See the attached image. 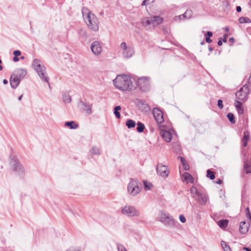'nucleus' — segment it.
I'll list each match as a JSON object with an SVG mask.
<instances>
[{"instance_id":"nucleus-49","label":"nucleus","mask_w":251,"mask_h":251,"mask_svg":"<svg viewBox=\"0 0 251 251\" xmlns=\"http://www.w3.org/2000/svg\"><path fill=\"white\" fill-rule=\"evenodd\" d=\"M13 54L14 56H19L21 55V52L19 50H16L13 51Z\"/></svg>"},{"instance_id":"nucleus-14","label":"nucleus","mask_w":251,"mask_h":251,"mask_svg":"<svg viewBox=\"0 0 251 251\" xmlns=\"http://www.w3.org/2000/svg\"><path fill=\"white\" fill-rule=\"evenodd\" d=\"M20 80H21L18 77H17V76H16L13 74L11 75L10 79L11 87L13 89H16L19 84Z\"/></svg>"},{"instance_id":"nucleus-45","label":"nucleus","mask_w":251,"mask_h":251,"mask_svg":"<svg viewBox=\"0 0 251 251\" xmlns=\"http://www.w3.org/2000/svg\"><path fill=\"white\" fill-rule=\"evenodd\" d=\"M217 106L220 109L223 108L224 105L223 104V100H218L217 102Z\"/></svg>"},{"instance_id":"nucleus-13","label":"nucleus","mask_w":251,"mask_h":251,"mask_svg":"<svg viewBox=\"0 0 251 251\" xmlns=\"http://www.w3.org/2000/svg\"><path fill=\"white\" fill-rule=\"evenodd\" d=\"M79 103H80L82 106L83 109L86 112V114L88 115H90L92 113V103L86 101V100H85L84 101L80 100L79 101Z\"/></svg>"},{"instance_id":"nucleus-21","label":"nucleus","mask_w":251,"mask_h":251,"mask_svg":"<svg viewBox=\"0 0 251 251\" xmlns=\"http://www.w3.org/2000/svg\"><path fill=\"white\" fill-rule=\"evenodd\" d=\"M250 139V132L246 131L244 133V136L242 140V146L246 147L248 145V142Z\"/></svg>"},{"instance_id":"nucleus-42","label":"nucleus","mask_w":251,"mask_h":251,"mask_svg":"<svg viewBox=\"0 0 251 251\" xmlns=\"http://www.w3.org/2000/svg\"><path fill=\"white\" fill-rule=\"evenodd\" d=\"M117 247L118 251H127L126 248L120 243L117 244Z\"/></svg>"},{"instance_id":"nucleus-56","label":"nucleus","mask_w":251,"mask_h":251,"mask_svg":"<svg viewBox=\"0 0 251 251\" xmlns=\"http://www.w3.org/2000/svg\"><path fill=\"white\" fill-rule=\"evenodd\" d=\"M183 19H188V17L187 16V15H185V12L182 14V15H181Z\"/></svg>"},{"instance_id":"nucleus-17","label":"nucleus","mask_w":251,"mask_h":251,"mask_svg":"<svg viewBox=\"0 0 251 251\" xmlns=\"http://www.w3.org/2000/svg\"><path fill=\"white\" fill-rule=\"evenodd\" d=\"M16 76H17L20 80L23 79L27 74V72L25 69H19L16 70L13 73Z\"/></svg>"},{"instance_id":"nucleus-53","label":"nucleus","mask_w":251,"mask_h":251,"mask_svg":"<svg viewBox=\"0 0 251 251\" xmlns=\"http://www.w3.org/2000/svg\"><path fill=\"white\" fill-rule=\"evenodd\" d=\"M19 58H18V56H14V57L13 58V60L14 61V62H18L19 60Z\"/></svg>"},{"instance_id":"nucleus-25","label":"nucleus","mask_w":251,"mask_h":251,"mask_svg":"<svg viewBox=\"0 0 251 251\" xmlns=\"http://www.w3.org/2000/svg\"><path fill=\"white\" fill-rule=\"evenodd\" d=\"M213 36V33L210 31H208L204 34L205 42L207 43H211L212 42L210 38Z\"/></svg>"},{"instance_id":"nucleus-40","label":"nucleus","mask_w":251,"mask_h":251,"mask_svg":"<svg viewBox=\"0 0 251 251\" xmlns=\"http://www.w3.org/2000/svg\"><path fill=\"white\" fill-rule=\"evenodd\" d=\"M151 17L150 18H144L142 20V24L143 25L147 26L148 25H151Z\"/></svg>"},{"instance_id":"nucleus-48","label":"nucleus","mask_w":251,"mask_h":251,"mask_svg":"<svg viewBox=\"0 0 251 251\" xmlns=\"http://www.w3.org/2000/svg\"><path fill=\"white\" fill-rule=\"evenodd\" d=\"M179 220L180 221V222H182V223H184L186 222V218L184 215H180L179 216Z\"/></svg>"},{"instance_id":"nucleus-37","label":"nucleus","mask_w":251,"mask_h":251,"mask_svg":"<svg viewBox=\"0 0 251 251\" xmlns=\"http://www.w3.org/2000/svg\"><path fill=\"white\" fill-rule=\"evenodd\" d=\"M40 61L38 59H35L33 60L32 66L34 68V69L41 67V64H40Z\"/></svg>"},{"instance_id":"nucleus-19","label":"nucleus","mask_w":251,"mask_h":251,"mask_svg":"<svg viewBox=\"0 0 251 251\" xmlns=\"http://www.w3.org/2000/svg\"><path fill=\"white\" fill-rule=\"evenodd\" d=\"M234 105L238 111L239 114H243L244 113V108L243 103L238 100H235Z\"/></svg>"},{"instance_id":"nucleus-55","label":"nucleus","mask_w":251,"mask_h":251,"mask_svg":"<svg viewBox=\"0 0 251 251\" xmlns=\"http://www.w3.org/2000/svg\"><path fill=\"white\" fill-rule=\"evenodd\" d=\"M181 18H182L181 15H179V16H176L175 17V20L176 21H177V20L180 21L181 19Z\"/></svg>"},{"instance_id":"nucleus-29","label":"nucleus","mask_w":251,"mask_h":251,"mask_svg":"<svg viewBox=\"0 0 251 251\" xmlns=\"http://www.w3.org/2000/svg\"><path fill=\"white\" fill-rule=\"evenodd\" d=\"M121 109V106L120 105L116 106L114 108V114L117 119H120L121 118L120 113L119 111Z\"/></svg>"},{"instance_id":"nucleus-24","label":"nucleus","mask_w":251,"mask_h":251,"mask_svg":"<svg viewBox=\"0 0 251 251\" xmlns=\"http://www.w3.org/2000/svg\"><path fill=\"white\" fill-rule=\"evenodd\" d=\"M65 126L69 127L71 129H74L77 128L78 125L76 124L74 121H71L65 122Z\"/></svg>"},{"instance_id":"nucleus-10","label":"nucleus","mask_w":251,"mask_h":251,"mask_svg":"<svg viewBox=\"0 0 251 251\" xmlns=\"http://www.w3.org/2000/svg\"><path fill=\"white\" fill-rule=\"evenodd\" d=\"M37 72L38 75L40 77L41 79L47 82L50 86L49 77L45 75H46V68L43 65H41L40 67H38L35 69Z\"/></svg>"},{"instance_id":"nucleus-26","label":"nucleus","mask_w":251,"mask_h":251,"mask_svg":"<svg viewBox=\"0 0 251 251\" xmlns=\"http://www.w3.org/2000/svg\"><path fill=\"white\" fill-rule=\"evenodd\" d=\"M178 158L180 159V160L182 163V165L183 166L184 169L185 170H188L189 168V165L188 164L187 161L185 159V158H183V157L180 156H179L178 157Z\"/></svg>"},{"instance_id":"nucleus-59","label":"nucleus","mask_w":251,"mask_h":251,"mask_svg":"<svg viewBox=\"0 0 251 251\" xmlns=\"http://www.w3.org/2000/svg\"><path fill=\"white\" fill-rule=\"evenodd\" d=\"M229 41L230 42L233 43L235 41V39L233 37H231L229 38Z\"/></svg>"},{"instance_id":"nucleus-5","label":"nucleus","mask_w":251,"mask_h":251,"mask_svg":"<svg viewBox=\"0 0 251 251\" xmlns=\"http://www.w3.org/2000/svg\"><path fill=\"white\" fill-rule=\"evenodd\" d=\"M141 188L139 187V182L137 179L131 178L127 186L128 192L133 196L139 194Z\"/></svg>"},{"instance_id":"nucleus-58","label":"nucleus","mask_w":251,"mask_h":251,"mask_svg":"<svg viewBox=\"0 0 251 251\" xmlns=\"http://www.w3.org/2000/svg\"><path fill=\"white\" fill-rule=\"evenodd\" d=\"M216 183L218 184H221L222 183V180L220 179H218V180L216 182Z\"/></svg>"},{"instance_id":"nucleus-36","label":"nucleus","mask_w":251,"mask_h":251,"mask_svg":"<svg viewBox=\"0 0 251 251\" xmlns=\"http://www.w3.org/2000/svg\"><path fill=\"white\" fill-rule=\"evenodd\" d=\"M244 168L247 174L251 173V165H250L247 162H244Z\"/></svg>"},{"instance_id":"nucleus-60","label":"nucleus","mask_w":251,"mask_h":251,"mask_svg":"<svg viewBox=\"0 0 251 251\" xmlns=\"http://www.w3.org/2000/svg\"><path fill=\"white\" fill-rule=\"evenodd\" d=\"M3 83L4 84H7L8 83V80H6V79H4L3 80Z\"/></svg>"},{"instance_id":"nucleus-46","label":"nucleus","mask_w":251,"mask_h":251,"mask_svg":"<svg viewBox=\"0 0 251 251\" xmlns=\"http://www.w3.org/2000/svg\"><path fill=\"white\" fill-rule=\"evenodd\" d=\"M185 15H187L188 19L191 18L192 16V11L191 10H187L185 12Z\"/></svg>"},{"instance_id":"nucleus-43","label":"nucleus","mask_w":251,"mask_h":251,"mask_svg":"<svg viewBox=\"0 0 251 251\" xmlns=\"http://www.w3.org/2000/svg\"><path fill=\"white\" fill-rule=\"evenodd\" d=\"M79 34L80 36H83V37H86L87 35V32L82 29H80L79 31Z\"/></svg>"},{"instance_id":"nucleus-18","label":"nucleus","mask_w":251,"mask_h":251,"mask_svg":"<svg viewBox=\"0 0 251 251\" xmlns=\"http://www.w3.org/2000/svg\"><path fill=\"white\" fill-rule=\"evenodd\" d=\"M134 53V50L132 48L128 47L123 51V56L124 58H130Z\"/></svg>"},{"instance_id":"nucleus-27","label":"nucleus","mask_w":251,"mask_h":251,"mask_svg":"<svg viewBox=\"0 0 251 251\" xmlns=\"http://www.w3.org/2000/svg\"><path fill=\"white\" fill-rule=\"evenodd\" d=\"M62 99L63 102L65 103H70L72 101L71 97L67 93H63Z\"/></svg>"},{"instance_id":"nucleus-4","label":"nucleus","mask_w":251,"mask_h":251,"mask_svg":"<svg viewBox=\"0 0 251 251\" xmlns=\"http://www.w3.org/2000/svg\"><path fill=\"white\" fill-rule=\"evenodd\" d=\"M159 221L163 223L165 226L170 227L175 226V221L173 218L172 216L163 211L160 212L158 215Z\"/></svg>"},{"instance_id":"nucleus-20","label":"nucleus","mask_w":251,"mask_h":251,"mask_svg":"<svg viewBox=\"0 0 251 251\" xmlns=\"http://www.w3.org/2000/svg\"><path fill=\"white\" fill-rule=\"evenodd\" d=\"M196 199H198L201 205H204L207 202L208 197L206 195H203L200 193Z\"/></svg>"},{"instance_id":"nucleus-1","label":"nucleus","mask_w":251,"mask_h":251,"mask_svg":"<svg viewBox=\"0 0 251 251\" xmlns=\"http://www.w3.org/2000/svg\"><path fill=\"white\" fill-rule=\"evenodd\" d=\"M114 86L122 91L132 90L136 89L133 85L131 78L125 75H118L113 80Z\"/></svg>"},{"instance_id":"nucleus-16","label":"nucleus","mask_w":251,"mask_h":251,"mask_svg":"<svg viewBox=\"0 0 251 251\" xmlns=\"http://www.w3.org/2000/svg\"><path fill=\"white\" fill-rule=\"evenodd\" d=\"M250 225L245 221L241 222L239 225V231L242 234L246 233L249 230Z\"/></svg>"},{"instance_id":"nucleus-54","label":"nucleus","mask_w":251,"mask_h":251,"mask_svg":"<svg viewBox=\"0 0 251 251\" xmlns=\"http://www.w3.org/2000/svg\"><path fill=\"white\" fill-rule=\"evenodd\" d=\"M241 10H242V8H241V6H237L236 7V11H237V12H238V13L240 12L241 11Z\"/></svg>"},{"instance_id":"nucleus-32","label":"nucleus","mask_w":251,"mask_h":251,"mask_svg":"<svg viewBox=\"0 0 251 251\" xmlns=\"http://www.w3.org/2000/svg\"><path fill=\"white\" fill-rule=\"evenodd\" d=\"M183 176L185 180L189 181L191 183H193L194 178L189 173H184Z\"/></svg>"},{"instance_id":"nucleus-63","label":"nucleus","mask_w":251,"mask_h":251,"mask_svg":"<svg viewBox=\"0 0 251 251\" xmlns=\"http://www.w3.org/2000/svg\"><path fill=\"white\" fill-rule=\"evenodd\" d=\"M208 50L210 51H212L213 50V48L210 46L208 47Z\"/></svg>"},{"instance_id":"nucleus-64","label":"nucleus","mask_w":251,"mask_h":251,"mask_svg":"<svg viewBox=\"0 0 251 251\" xmlns=\"http://www.w3.org/2000/svg\"><path fill=\"white\" fill-rule=\"evenodd\" d=\"M22 98H23V95H22L20 96H19L18 97V99L19 100H21L22 99Z\"/></svg>"},{"instance_id":"nucleus-39","label":"nucleus","mask_w":251,"mask_h":251,"mask_svg":"<svg viewBox=\"0 0 251 251\" xmlns=\"http://www.w3.org/2000/svg\"><path fill=\"white\" fill-rule=\"evenodd\" d=\"M221 245L225 251H231L230 248L226 242L222 241Z\"/></svg>"},{"instance_id":"nucleus-44","label":"nucleus","mask_w":251,"mask_h":251,"mask_svg":"<svg viewBox=\"0 0 251 251\" xmlns=\"http://www.w3.org/2000/svg\"><path fill=\"white\" fill-rule=\"evenodd\" d=\"M246 213L247 218H248L251 222V213L250 211L249 207L246 209Z\"/></svg>"},{"instance_id":"nucleus-28","label":"nucleus","mask_w":251,"mask_h":251,"mask_svg":"<svg viewBox=\"0 0 251 251\" xmlns=\"http://www.w3.org/2000/svg\"><path fill=\"white\" fill-rule=\"evenodd\" d=\"M190 193L193 195V197L197 199L198 196L201 193L199 192L196 187L192 186L190 189Z\"/></svg>"},{"instance_id":"nucleus-50","label":"nucleus","mask_w":251,"mask_h":251,"mask_svg":"<svg viewBox=\"0 0 251 251\" xmlns=\"http://www.w3.org/2000/svg\"><path fill=\"white\" fill-rule=\"evenodd\" d=\"M151 25H152L153 26H157V25H156L155 21H154L153 17H151Z\"/></svg>"},{"instance_id":"nucleus-2","label":"nucleus","mask_w":251,"mask_h":251,"mask_svg":"<svg viewBox=\"0 0 251 251\" xmlns=\"http://www.w3.org/2000/svg\"><path fill=\"white\" fill-rule=\"evenodd\" d=\"M83 17L88 27L94 31L99 30L98 19L96 16L90 11L86 14H84L83 10H82Z\"/></svg>"},{"instance_id":"nucleus-47","label":"nucleus","mask_w":251,"mask_h":251,"mask_svg":"<svg viewBox=\"0 0 251 251\" xmlns=\"http://www.w3.org/2000/svg\"><path fill=\"white\" fill-rule=\"evenodd\" d=\"M129 47H127L126 46V42H122L121 44V45H120V48L123 50H125L127 48H128Z\"/></svg>"},{"instance_id":"nucleus-8","label":"nucleus","mask_w":251,"mask_h":251,"mask_svg":"<svg viewBox=\"0 0 251 251\" xmlns=\"http://www.w3.org/2000/svg\"><path fill=\"white\" fill-rule=\"evenodd\" d=\"M123 214L129 217H134L139 215V212L133 206L126 205L121 210Z\"/></svg>"},{"instance_id":"nucleus-38","label":"nucleus","mask_w":251,"mask_h":251,"mask_svg":"<svg viewBox=\"0 0 251 251\" xmlns=\"http://www.w3.org/2000/svg\"><path fill=\"white\" fill-rule=\"evenodd\" d=\"M227 117L231 123L234 124L235 123L234 115L232 113H228Z\"/></svg>"},{"instance_id":"nucleus-57","label":"nucleus","mask_w":251,"mask_h":251,"mask_svg":"<svg viewBox=\"0 0 251 251\" xmlns=\"http://www.w3.org/2000/svg\"><path fill=\"white\" fill-rule=\"evenodd\" d=\"M243 250H245L246 251H251V248H248V247H246L243 248Z\"/></svg>"},{"instance_id":"nucleus-62","label":"nucleus","mask_w":251,"mask_h":251,"mask_svg":"<svg viewBox=\"0 0 251 251\" xmlns=\"http://www.w3.org/2000/svg\"><path fill=\"white\" fill-rule=\"evenodd\" d=\"M225 30L226 32H228L229 30V28L228 27H226L225 28Z\"/></svg>"},{"instance_id":"nucleus-31","label":"nucleus","mask_w":251,"mask_h":251,"mask_svg":"<svg viewBox=\"0 0 251 251\" xmlns=\"http://www.w3.org/2000/svg\"><path fill=\"white\" fill-rule=\"evenodd\" d=\"M145 128V126L142 123H141L140 122H138L137 123L136 130L138 132H139V133L143 132L144 131Z\"/></svg>"},{"instance_id":"nucleus-61","label":"nucleus","mask_w":251,"mask_h":251,"mask_svg":"<svg viewBox=\"0 0 251 251\" xmlns=\"http://www.w3.org/2000/svg\"><path fill=\"white\" fill-rule=\"evenodd\" d=\"M147 0H144L142 2V6H144V5H146L147 4H146V2H147Z\"/></svg>"},{"instance_id":"nucleus-7","label":"nucleus","mask_w":251,"mask_h":251,"mask_svg":"<svg viewBox=\"0 0 251 251\" xmlns=\"http://www.w3.org/2000/svg\"><path fill=\"white\" fill-rule=\"evenodd\" d=\"M250 92V89L248 88L247 84H245L243 87L237 91L235 94L237 99L240 101H246L248 99V95Z\"/></svg>"},{"instance_id":"nucleus-11","label":"nucleus","mask_w":251,"mask_h":251,"mask_svg":"<svg viewBox=\"0 0 251 251\" xmlns=\"http://www.w3.org/2000/svg\"><path fill=\"white\" fill-rule=\"evenodd\" d=\"M152 114L158 124H161L164 121L163 112L158 108H154Z\"/></svg>"},{"instance_id":"nucleus-30","label":"nucleus","mask_w":251,"mask_h":251,"mask_svg":"<svg viewBox=\"0 0 251 251\" xmlns=\"http://www.w3.org/2000/svg\"><path fill=\"white\" fill-rule=\"evenodd\" d=\"M126 126L128 128L134 127L136 125V122L131 119H128L126 122Z\"/></svg>"},{"instance_id":"nucleus-15","label":"nucleus","mask_w":251,"mask_h":251,"mask_svg":"<svg viewBox=\"0 0 251 251\" xmlns=\"http://www.w3.org/2000/svg\"><path fill=\"white\" fill-rule=\"evenodd\" d=\"M160 134L162 138L166 142H170L171 141L172 139V135L170 131L167 130H162Z\"/></svg>"},{"instance_id":"nucleus-33","label":"nucleus","mask_w":251,"mask_h":251,"mask_svg":"<svg viewBox=\"0 0 251 251\" xmlns=\"http://www.w3.org/2000/svg\"><path fill=\"white\" fill-rule=\"evenodd\" d=\"M206 176L211 180H213L215 178V173L210 169H208L206 171Z\"/></svg>"},{"instance_id":"nucleus-23","label":"nucleus","mask_w":251,"mask_h":251,"mask_svg":"<svg viewBox=\"0 0 251 251\" xmlns=\"http://www.w3.org/2000/svg\"><path fill=\"white\" fill-rule=\"evenodd\" d=\"M228 220L227 219H222L218 221L217 224L221 228H225L227 226Z\"/></svg>"},{"instance_id":"nucleus-9","label":"nucleus","mask_w":251,"mask_h":251,"mask_svg":"<svg viewBox=\"0 0 251 251\" xmlns=\"http://www.w3.org/2000/svg\"><path fill=\"white\" fill-rule=\"evenodd\" d=\"M156 170L157 173L162 177H166L169 175V170L166 165L159 163L156 166Z\"/></svg>"},{"instance_id":"nucleus-12","label":"nucleus","mask_w":251,"mask_h":251,"mask_svg":"<svg viewBox=\"0 0 251 251\" xmlns=\"http://www.w3.org/2000/svg\"><path fill=\"white\" fill-rule=\"evenodd\" d=\"M91 50L93 53L95 55L100 54L102 50L101 47L100 43L98 41H94L90 47Z\"/></svg>"},{"instance_id":"nucleus-41","label":"nucleus","mask_w":251,"mask_h":251,"mask_svg":"<svg viewBox=\"0 0 251 251\" xmlns=\"http://www.w3.org/2000/svg\"><path fill=\"white\" fill-rule=\"evenodd\" d=\"M154 21H155L156 25H159L161 24L163 22V19L158 16H153Z\"/></svg>"},{"instance_id":"nucleus-6","label":"nucleus","mask_w":251,"mask_h":251,"mask_svg":"<svg viewBox=\"0 0 251 251\" xmlns=\"http://www.w3.org/2000/svg\"><path fill=\"white\" fill-rule=\"evenodd\" d=\"M135 84L138 86L139 89L142 92H147L150 90V78L148 77H142L135 82Z\"/></svg>"},{"instance_id":"nucleus-52","label":"nucleus","mask_w":251,"mask_h":251,"mask_svg":"<svg viewBox=\"0 0 251 251\" xmlns=\"http://www.w3.org/2000/svg\"><path fill=\"white\" fill-rule=\"evenodd\" d=\"M223 41L222 40V38H220L217 42V44L219 46H221L223 44Z\"/></svg>"},{"instance_id":"nucleus-35","label":"nucleus","mask_w":251,"mask_h":251,"mask_svg":"<svg viewBox=\"0 0 251 251\" xmlns=\"http://www.w3.org/2000/svg\"><path fill=\"white\" fill-rule=\"evenodd\" d=\"M144 189L146 190H149L153 186L152 184L147 180L143 181Z\"/></svg>"},{"instance_id":"nucleus-22","label":"nucleus","mask_w":251,"mask_h":251,"mask_svg":"<svg viewBox=\"0 0 251 251\" xmlns=\"http://www.w3.org/2000/svg\"><path fill=\"white\" fill-rule=\"evenodd\" d=\"M89 152L92 155H100L101 154L100 149L96 146H93L90 150Z\"/></svg>"},{"instance_id":"nucleus-34","label":"nucleus","mask_w":251,"mask_h":251,"mask_svg":"<svg viewBox=\"0 0 251 251\" xmlns=\"http://www.w3.org/2000/svg\"><path fill=\"white\" fill-rule=\"evenodd\" d=\"M239 22L240 24L251 23L250 19L246 17H240L239 19Z\"/></svg>"},{"instance_id":"nucleus-51","label":"nucleus","mask_w":251,"mask_h":251,"mask_svg":"<svg viewBox=\"0 0 251 251\" xmlns=\"http://www.w3.org/2000/svg\"><path fill=\"white\" fill-rule=\"evenodd\" d=\"M227 37L228 35L227 34H224L223 38H222V40L223 41L224 43H226L227 42Z\"/></svg>"},{"instance_id":"nucleus-3","label":"nucleus","mask_w":251,"mask_h":251,"mask_svg":"<svg viewBox=\"0 0 251 251\" xmlns=\"http://www.w3.org/2000/svg\"><path fill=\"white\" fill-rule=\"evenodd\" d=\"M10 159V165L13 171L16 172L19 176H23L25 174V170L23 165L15 156L11 155Z\"/></svg>"}]
</instances>
